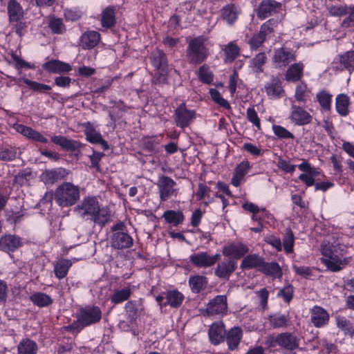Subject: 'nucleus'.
Instances as JSON below:
<instances>
[{"mask_svg": "<svg viewBox=\"0 0 354 354\" xmlns=\"http://www.w3.org/2000/svg\"><path fill=\"white\" fill-rule=\"evenodd\" d=\"M333 68L342 71L346 69L349 71L354 70V50L348 51L339 56L337 62H333Z\"/></svg>", "mask_w": 354, "mask_h": 354, "instance_id": "obj_22", "label": "nucleus"}, {"mask_svg": "<svg viewBox=\"0 0 354 354\" xmlns=\"http://www.w3.org/2000/svg\"><path fill=\"white\" fill-rule=\"evenodd\" d=\"M350 261L351 257L340 259L337 255H333L330 257V258L322 259V261L327 268L333 272L341 270L346 265L349 263Z\"/></svg>", "mask_w": 354, "mask_h": 354, "instance_id": "obj_25", "label": "nucleus"}, {"mask_svg": "<svg viewBox=\"0 0 354 354\" xmlns=\"http://www.w3.org/2000/svg\"><path fill=\"white\" fill-rule=\"evenodd\" d=\"M310 319L317 328L326 325L329 321V314L322 307L315 306L310 310Z\"/></svg>", "mask_w": 354, "mask_h": 354, "instance_id": "obj_19", "label": "nucleus"}, {"mask_svg": "<svg viewBox=\"0 0 354 354\" xmlns=\"http://www.w3.org/2000/svg\"><path fill=\"white\" fill-rule=\"evenodd\" d=\"M152 65L158 71L160 75L165 80V76L167 73L168 64L166 55L162 50L156 49L153 50L149 56Z\"/></svg>", "mask_w": 354, "mask_h": 354, "instance_id": "obj_12", "label": "nucleus"}, {"mask_svg": "<svg viewBox=\"0 0 354 354\" xmlns=\"http://www.w3.org/2000/svg\"><path fill=\"white\" fill-rule=\"evenodd\" d=\"M21 245V239L16 235L6 234L0 238V250L3 252H15Z\"/></svg>", "mask_w": 354, "mask_h": 354, "instance_id": "obj_17", "label": "nucleus"}, {"mask_svg": "<svg viewBox=\"0 0 354 354\" xmlns=\"http://www.w3.org/2000/svg\"><path fill=\"white\" fill-rule=\"evenodd\" d=\"M74 211L82 218L93 221L95 224L104 226L110 220L111 214L108 207H100L96 197L84 198L75 208Z\"/></svg>", "mask_w": 354, "mask_h": 354, "instance_id": "obj_1", "label": "nucleus"}, {"mask_svg": "<svg viewBox=\"0 0 354 354\" xmlns=\"http://www.w3.org/2000/svg\"><path fill=\"white\" fill-rule=\"evenodd\" d=\"M349 97L345 94H339L336 97L337 112L342 116L348 114Z\"/></svg>", "mask_w": 354, "mask_h": 354, "instance_id": "obj_42", "label": "nucleus"}, {"mask_svg": "<svg viewBox=\"0 0 354 354\" xmlns=\"http://www.w3.org/2000/svg\"><path fill=\"white\" fill-rule=\"evenodd\" d=\"M236 268L237 262L235 260H225L217 265L214 274L218 278L228 279Z\"/></svg>", "mask_w": 354, "mask_h": 354, "instance_id": "obj_16", "label": "nucleus"}, {"mask_svg": "<svg viewBox=\"0 0 354 354\" xmlns=\"http://www.w3.org/2000/svg\"><path fill=\"white\" fill-rule=\"evenodd\" d=\"M22 81L33 91L40 93H48L51 87L47 84H41L35 81L30 80L27 78H23Z\"/></svg>", "mask_w": 354, "mask_h": 354, "instance_id": "obj_53", "label": "nucleus"}, {"mask_svg": "<svg viewBox=\"0 0 354 354\" xmlns=\"http://www.w3.org/2000/svg\"><path fill=\"white\" fill-rule=\"evenodd\" d=\"M226 342L230 351L236 349L243 337V330L239 327H233L225 333Z\"/></svg>", "mask_w": 354, "mask_h": 354, "instance_id": "obj_23", "label": "nucleus"}, {"mask_svg": "<svg viewBox=\"0 0 354 354\" xmlns=\"http://www.w3.org/2000/svg\"><path fill=\"white\" fill-rule=\"evenodd\" d=\"M48 197L50 200L53 197L55 203L61 207H71L80 199V187L70 182H64L56 187L54 194H46L45 198Z\"/></svg>", "mask_w": 354, "mask_h": 354, "instance_id": "obj_2", "label": "nucleus"}, {"mask_svg": "<svg viewBox=\"0 0 354 354\" xmlns=\"http://www.w3.org/2000/svg\"><path fill=\"white\" fill-rule=\"evenodd\" d=\"M248 251V248L244 244L234 243L225 246L223 249V254L225 257H232L238 259L243 257Z\"/></svg>", "mask_w": 354, "mask_h": 354, "instance_id": "obj_26", "label": "nucleus"}, {"mask_svg": "<svg viewBox=\"0 0 354 354\" xmlns=\"http://www.w3.org/2000/svg\"><path fill=\"white\" fill-rule=\"evenodd\" d=\"M266 39L259 32L254 35L248 41L252 50H257L262 46Z\"/></svg>", "mask_w": 354, "mask_h": 354, "instance_id": "obj_64", "label": "nucleus"}, {"mask_svg": "<svg viewBox=\"0 0 354 354\" xmlns=\"http://www.w3.org/2000/svg\"><path fill=\"white\" fill-rule=\"evenodd\" d=\"M281 3L275 0H263L257 9V16L259 19H265L279 12L281 9Z\"/></svg>", "mask_w": 354, "mask_h": 354, "instance_id": "obj_9", "label": "nucleus"}, {"mask_svg": "<svg viewBox=\"0 0 354 354\" xmlns=\"http://www.w3.org/2000/svg\"><path fill=\"white\" fill-rule=\"evenodd\" d=\"M18 354H37V344L33 340L24 339L17 346Z\"/></svg>", "mask_w": 354, "mask_h": 354, "instance_id": "obj_41", "label": "nucleus"}, {"mask_svg": "<svg viewBox=\"0 0 354 354\" xmlns=\"http://www.w3.org/2000/svg\"><path fill=\"white\" fill-rule=\"evenodd\" d=\"M133 243L132 237L125 232H118L111 236V246L115 249L129 248Z\"/></svg>", "mask_w": 354, "mask_h": 354, "instance_id": "obj_18", "label": "nucleus"}, {"mask_svg": "<svg viewBox=\"0 0 354 354\" xmlns=\"http://www.w3.org/2000/svg\"><path fill=\"white\" fill-rule=\"evenodd\" d=\"M163 217L167 223L175 226L181 223L184 220L183 214L180 211L167 210L164 213Z\"/></svg>", "mask_w": 354, "mask_h": 354, "instance_id": "obj_49", "label": "nucleus"}, {"mask_svg": "<svg viewBox=\"0 0 354 354\" xmlns=\"http://www.w3.org/2000/svg\"><path fill=\"white\" fill-rule=\"evenodd\" d=\"M16 130L22 134L24 136L28 138L35 142L41 143H47L48 140L39 131H35L31 127L25 126L24 124H18L16 127Z\"/></svg>", "mask_w": 354, "mask_h": 354, "instance_id": "obj_27", "label": "nucleus"}, {"mask_svg": "<svg viewBox=\"0 0 354 354\" xmlns=\"http://www.w3.org/2000/svg\"><path fill=\"white\" fill-rule=\"evenodd\" d=\"M266 344L270 346L277 345L283 349L292 351L299 347V339L292 333L284 332L269 337Z\"/></svg>", "mask_w": 354, "mask_h": 354, "instance_id": "obj_5", "label": "nucleus"}, {"mask_svg": "<svg viewBox=\"0 0 354 354\" xmlns=\"http://www.w3.org/2000/svg\"><path fill=\"white\" fill-rule=\"evenodd\" d=\"M304 65L301 63L292 64L286 71V80L288 82H297L303 75Z\"/></svg>", "mask_w": 354, "mask_h": 354, "instance_id": "obj_37", "label": "nucleus"}, {"mask_svg": "<svg viewBox=\"0 0 354 354\" xmlns=\"http://www.w3.org/2000/svg\"><path fill=\"white\" fill-rule=\"evenodd\" d=\"M69 172L62 167L55 169H46L41 175L40 178L42 182L46 185H53L58 180L66 178Z\"/></svg>", "mask_w": 354, "mask_h": 354, "instance_id": "obj_14", "label": "nucleus"}, {"mask_svg": "<svg viewBox=\"0 0 354 354\" xmlns=\"http://www.w3.org/2000/svg\"><path fill=\"white\" fill-rule=\"evenodd\" d=\"M225 333V325L221 322L214 323L210 326L208 332L209 339L214 345L224 341Z\"/></svg>", "mask_w": 354, "mask_h": 354, "instance_id": "obj_20", "label": "nucleus"}, {"mask_svg": "<svg viewBox=\"0 0 354 354\" xmlns=\"http://www.w3.org/2000/svg\"><path fill=\"white\" fill-rule=\"evenodd\" d=\"M295 59L294 53L286 48L275 49L272 57V62L278 68H284Z\"/></svg>", "mask_w": 354, "mask_h": 354, "instance_id": "obj_11", "label": "nucleus"}, {"mask_svg": "<svg viewBox=\"0 0 354 354\" xmlns=\"http://www.w3.org/2000/svg\"><path fill=\"white\" fill-rule=\"evenodd\" d=\"M30 301L36 306L43 308L53 304L52 298L44 292H36L30 297Z\"/></svg>", "mask_w": 354, "mask_h": 354, "instance_id": "obj_43", "label": "nucleus"}, {"mask_svg": "<svg viewBox=\"0 0 354 354\" xmlns=\"http://www.w3.org/2000/svg\"><path fill=\"white\" fill-rule=\"evenodd\" d=\"M111 103H113V111L109 112V115L111 120L115 122L122 118L129 108L122 102H111Z\"/></svg>", "mask_w": 354, "mask_h": 354, "instance_id": "obj_47", "label": "nucleus"}, {"mask_svg": "<svg viewBox=\"0 0 354 354\" xmlns=\"http://www.w3.org/2000/svg\"><path fill=\"white\" fill-rule=\"evenodd\" d=\"M290 118L296 125H305L311 122L312 116L304 109L292 104Z\"/></svg>", "mask_w": 354, "mask_h": 354, "instance_id": "obj_15", "label": "nucleus"}, {"mask_svg": "<svg viewBox=\"0 0 354 354\" xmlns=\"http://www.w3.org/2000/svg\"><path fill=\"white\" fill-rule=\"evenodd\" d=\"M267 60L264 53H258L254 58L250 61V66L254 73L259 74L263 71V66Z\"/></svg>", "mask_w": 354, "mask_h": 354, "instance_id": "obj_44", "label": "nucleus"}, {"mask_svg": "<svg viewBox=\"0 0 354 354\" xmlns=\"http://www.w3.org/2000/svg\"><path fill=\"white\" fill-rule=\"evenodd\" d=\"M337 327L341 329L345 335L353 336L354 328L351 322L344 317L338 316L336 318Z\"/></svg>", "mask_w": 354, "mask_h": 354, "instance_id": "obj_48", "label": "nucleus"}, {"mask_svg": "<svg viewBox=\"0 0 354 354\" xmlns=\"http://www.w3.org/2000/svg\"><path fill=\"white\" fill-rule=\"evenodd\" d=\"M124 309L128 321L132 324L137 319L142 308L139 302L129 301L125 304Z\"/></svg>", "mask_w": 354, "mask_h": 354, "instance_id": "obj_33", "label": "nucleus"}, {"mask_svg": "<svg viewBox=\"0 0 354 354\" xmlns=\"http://www.w3.org/2000/svg\"><path fill=\"white\" fill-rule=\"evenodd\" d=\"M198 77L205 84H210L213 81V75L205 65L199 68Z\"/></svg>", "mask_w": 354, "mask_h": 354, "instance_id": "obj_60", "label": "nucleus"}, {"mask_svg": "<svg viewBox=\"0 0 354 354\" xmlns=\"http://www.w3.org/2000/svg\"><path fill=\"white\" fill-rule=\"evenodd\" d=\"M208 54V49L203 37H198L190 40L186 49V56L189 64H201L206 59Z\"/></svg>", "mask_w": 354, "mask_h": 354, "instance_id": "obj_4", "label": "nucleus"}, {"mask_svg": "<svg viewBox=\"0 0 354 354\" xmlns=\"http://www.w3.org/2000/svg\"><path fill=\"white\" fill-rule=\"evenodd\" d=\"M277 24V20L274 19L268 20L261 25L259 33L266 39L267 37L274 32Z\"/></svg>", "mask_w": 354, "mask_h": 354, "instance_id": "obj_54", "label": "nucleus"}, {"mask_svg": "<svg viewBox=\"0 0 354 354\" xmlns=\"http://www.w3.org/2000/svg\"><path fill=\"white\" fill-rule=\"evenodd\" d=\"M272 130L275 136L280 139L294 138V136L291 132L280 125H272Z\"/></svg>", "mask_w": 354, "mask_h": 354, "instance_id": "obj_59", "label": "nucleus"}, {"mask_svg": "<svg viewBox=\"0 0 354 354\" xmlns=\"http://www.w3.org/2000/svg\"><path fill=\"white\" fill-rule=\"evenodd\" d=\"M115 8L108 6L104 9L101 14V24L105 28L113 27L115 22Z\"/></svg>", "mask_w": 354, "mask_h": 354, "instance_id": "obj_34", "label": "nucleus"}, {"mask_svg": "<svg viewBox=\"0 0 354 354\" xmlns=\"http://www.w3.org/2000/svg\"><path fill=\"white\" fill-rule=\"evenodd\" d=\"M226 62H233L239 55L240 48L234 41L230 42L223 49Z\"/></svg>", "mask_w": 354, "mask_h": 354, "instance_id": "obj_50", "label": "nucleus"}, {"mask_svg": "<svg viewBox=\"0 0 354 354\" xmlns=\"http://www.w3.org/2000/svg\"><path fill=\"white\" fill-rule=\"evenodd\" d=\"M131 292L130 286L121 290H116L111 297V302L115 304L122 303L130 297Z\"/></svg>", "mask_w": 354, "mask_h": 354, "instance_id": "obj_46", "label": "nucleus"}, {"mask_svg": "<svg viewBox=\"0 0 354 354\" xmlns=\"http://www.w3.org/2000/svg\"><path fill=\"white\" fill-rule=\"evenodd\" d=\"M270 326L274 329L285 328L290 326V319L288 314L279 313L270 315L268 317Z\"/></svg>", "mask_w": 354, "mask_h": 354, "instance_id": "obj_28", "label": "nucleus"}, {"mask_svg": "<svg viewBox=\"0 0 354 354\" xmlns=\"http://www.w3.org/2000/svg\"><path fill=\"white\" fill-rule=\"evenodd\" d=\"M72 266V262L68 259H62L54 264V273L55 277L62 279L68 274V270Z\"/></svg>", "mask_w": 354, "mask_h": 354, "instance_id": "obj_39", "label": "nucleus"}, {"mask_svg": "<svg viewBox=\"0 0 354 354\" xmlns=\"http://www.w3.org/2000/svg\"><path fill=\"white\" fill-rule=\"evenodd\" d=\"M48 27L54 34H64L66 30L62 19L55 17L49 19Z\"/></svg>", "mask_w": 354, "mask_h": 354, "instance_id": "obj_51", "label": "nucleus"}, {"mask_svg": "<svg viewBox=\"0 0 354 354\" xmlns=\"http://www.w3.org/2000/svg\"><path fill=\"white\" fill-rule=\"evenodd\" d=\"M8 12L10 23L21 20L24 15V11L21 6L15 0H10L8 6Z\"/></svg>", "mask_w": 354, "mask_h": 354, "instance_id": "obj_35", "label": "nucleus"}, {"mask_svg": "<svg viewBox=\"0 0 354 354\" xmlns=\"http://www.w3.org/2000/svg\"><path fill=\"white\" fill-rule=\"evenodd\" d=\"M86 136V140L94 144H99L102 146V149L106 150L109 149V145L106 140H104L101 134L94 129L91 124L88 122L86 124V128L84 131Z\"/></svg>", "mask_w": 354, "mask_h": 354, "instance_id": "obj_29", "label": "nucleus"}, {"mask_svg": "<svg viewBox=\"0 0 354 354\" xmlns=\"http://www.w3.org/2000/svg\"><path fill=\"white\" fill-rule=\"evenodd\" d=\"M102 310L98 306H86L80 308L77 313V320L68 328L80 331L84 327L98 323L102 319Z\"/></svg>", "mask_w": 354, "mask_h": 354, "instance_id": "obj_3", "label": "nucleus"}, {"mask_svg": "<svg viewBox=\"0 0 354 354\" xmlns=\"http://www.w3.org/2000/svg\"><path fill=\"white\" fill-rule=\"evenodd\" d=\"M161 201H166L173 195H176L175 181L169 176H162L159 178L157 184Z\"/></svg>", "mask_w": 354, "mask_h": 354, "instance_id": "obj_10", "label": "nucleus"}, {"mask_svg": "<svg viewBox=\"0 0 354 354\" xmlns=\"http://www.w3.org/2000/svg\"><path fill=\"white\" fill-rule=\"evenodd\" d=\"M207 283V278L201 275L192 276L189 279V287L194 293H198L205 289Z\"/></svg>", "mask_w": 354, "mask_h": 354, "instance_id": "obj_40", "label": "nucleus"}, {"mask_svg": "<svg viewBox=\"0 0 354 354\" xmlns=\"http://www.w3.org/2000/svg\"><path fill=\"white\" fill-rule=\"evenodd\" d=\"M277 166L281 171L292 174L295 171L296 166L295 165L290 164L289 162L285 160L281 157L278 158Z\"/></svg>", "mask_w": 354, "mask_h": 354, "instance_id": "obj_62", "label": "nucleus"}, {"mask_svg": "<svg viewBox=\"0 0 354 354\" xmlns=\"http://www.w3.org/2000/svg\"><path fill=\"white\" fill-rule=\"evenodd\" d=\"M350 7L346 5L332 6L328 8V12L331 16L342 17L348 15Z\"/></svg>", "mask_w": 354, "mask_h": 354, "instance_id": "obj_57", "label": "nucleus"}, {"mask_svg": "<svg viewBox=\"0 0 354 354\" xmlns=\"http://www.w3.org/2000/svg\"><path fill=\"white\" fill-rule=\"evenodd\" d=\"M220 257L219 254L210 255L207 252H198L189 256V261L195 267L207 268L213 266Z\"/></svg>", "mask_w": 354, "mask_h": 354, "instance_id": "obj_7", "label": "nucleus"}, {"mask_svg": "<svg viewBox=\"0 0 354 354\" xmlns=\"http://www.w3.org/2000/svg\"><path fill=\"white\" fill-rule=\"evenodd\" d=\"M42 68L51 73H64L72 69L70 64L57 59H52L44 63Z\"/></svg>", "mask_w": 354, "mask_h": 354, "instance_id": "obj_24", "label": "nucleus"}, {"mask_svg": "<svg viewBox=\"0 0 354 354\" xmlns=\"http://www.w3.org/2000/svg\"><path fill=\"white\" fill-rule=\"evenodd\" d=\"M263 261V259L258 254H249L243 258L240 267L243 270L257 269L260 271Z\"/></svg>", "mask_w": 354, "mask_h": 354, "instance_id": "obj_31", "label": "nucleus"}, {"mask_svg": "<svg viewBox=\"0 0 354 354\" xmlns=\"http://www.w3.org/2000/svg\"><path fill=\"white\" fill-rule=\"evenodd\" d=\"M295 243V236L290 228L286 230L285 234L283 238V245L284 251L287 253H292L293 252V247Z\"/></svg>", "mask_w": 354, "mask_h": 354, "instance_id": "obj_52", "label": "nucleus"}, {"mask_svg": "<svg viewBox=\"0 0 354 354\" xmlns=\"http://www.w3.org/2000/svg\"><path fill=\"white\" fill-rule=\"evenodd\" d=\"M209 94L212 99L221 106L226 109H230L229 102L221 97V93L216 89L211 88L209 90Z\"/></svg>", "mask_w": 354, "mask_h": 354, "instance_id": "obj_58", "label": "nucleus"}, {"mask_svg": "<svg viewBox=\"0 0 354 354\" xmlns=\"http://www.w3.org/2000/svg\"><path fill=\"white\" fill-rule=\"evenodd\" d=\"M166 302L163 306L167 305L172 308H178L182 304L184 300V295L178 290H170L165 293Z\"/></svg>", "mask_w": 354, "mask_h": 354, "instance_id": "obj_36", "label": "nucleus"}, {"mask_svg": "<svg viewBox=\"0 0 354 354\" xmlns=\"http://www.w3.org/2000/svg\"><path fill=\"white\" fill-rule=\"evenodd\" d=\"M100 41V34L97 31L88 30L82 34L80 37V45L83 49H92Z\"/></svg>", "mask_w": 354, "mask_h": 354, "instance_id": "obj_21", "label": "nucleus"}, {"mask_svg": "<svg viewBox=\"0 0 354 354\" xmlns=\"http://www.w3.org/2000/svg\"><path fill=\"white\" fill-rule=\"evenodd\" d=\"M317 99L322 106L325 111H329L331 106L332 95L326 91H322L317 94Z\"/></svg>", "mask_w": 354, "mask_h": 354, "instance_id": "obj_55", "label": "nucleus"}, {"mask_svg": "<svg viewBox=\"0 0 354 354\" xmlns=\"http://www.w3.org/2000/svg\"><path fill=\"white\" fill-rule=\"evenodd\" d=\"M310 91L308 89L307 85L304 82H301L296 86L295 97L297 102L306 104L310 98Z\"/></svg>", "mask_w": 354, "mask_h": 354, "instance_id": "obj_45", "label": "nucleus"}, {"mask_svg": "<svg viewBox=\"0 0 354 354\" xmlns=\"http://www.w3.org/2000/svg\"><path fill=\"white\" fill-rule=\"evenodd\" d=\"M17 157V149L13 147L6 148L0 151V160L12 161Z\"/></svg>", "mask_w": 354, "mask_h": 354, "instance_id": "obj_61", "label": "nucleus"}, {"mask_svg": "<svg viewBox=\"0 0 354 354\" xmlns=\"http://www.w3.org/2000/svg\"><path fill=\"white\" fill-rule=\"evenodd\" d=\"M264 88L268 97L271 100L279 99L283 96L285 93L281 81L274 76H272L270 80L266 82Z\"/></svg>", "mask_w": 354, "mask_h": 354, "instance_id": "obj_13", "label": "nucleus"}, {"mask_svg": "<svg viewBox=\"0 0 354 354\" xmlns=\"http://www.w3.org/2000/svg\"><path fill=\"white\" fill-rule=\"evenodd\" d=\"M228 310L226 295H219L210 299L205 306L204 315L207 316L223 317Z\"/></svg>", "mask_w": 354, "mask_h": 354, "instance_id": "obj_6", "label": "nucleus"}, {"mask_svg": "<svg viewBox=\"0 0 354 354\" xmlns=\"http://www.w3.org/2000/svg\"><path fill=\"white\" fill-rule=\"evenodd\" d=\"M240 13L239 7L234 4H228L223 7L221 10V18L228 25H233L238 19Z\"/></svg>", "mask_w": 354, "mask_h": 354, "instance_id": "obj_30", "label": "nucleus"}, {"mask_svg": "<svg viewBox=\"0 0 354 354\" xmlns=\"http://www.w3.org/2000/svg\"><path fill=\"white\" fill-rule=\"evenodd\" d=\"M246 116L248 120L258 129H261L260 119L256 111L253 108H248L246 111Z\"/></svg>", "mask_w": 354, "mask_h": 354, "instance_id": "obj_63", "label": "nucleus"}, {"mask_svg": "<svg viewBox=\"0 0 354 354\" xmlns=\"http://www.w3.org/2000/svg\"><path fill=\"white\" fill-rule=\"evenodd\" d=\"M51 141L66 151H75L80 148V144L77 141L62 136H51Z\"/></svg>", "mask_w": 354, "mask_h": 354, "instance_id": "obj_32", "label": "nucleus"}, {"mask_svg": "<svg viewBox=\"0 0 354 354\" xmlns=\"http://www.w3.org/2000/svg\"><path fill=\"white\" fill-rule=\"evenodd\" d=\"M174 121L176 124L184 129L188 127L195 118V111L187 109L185 104H180L174 111Z\"/></svg>", "mask_w": 354, "mask_h": 354, "instance_id": "obj_8", "label": "nucleus"}, {"mask_svg": "<svg viewBox=\"0 0 354 354\" xmlns=\"http://www.w3.org/2000/svg\"><path fill=\"white\" fill-rule=\"evenodd\" d=\"M260 272L272 278H281L282 276L281 269L277 262L266 263L263 261Z\"/></svg>", "mask_w": 354, "mask_h": 354, "instance_id": "obj_38", "label": "nucleus"}, {"mask_svg": "<svg viewBox=\"0 0 354 354\" xmlns=\"http://www.w3.org/2000/svg\"><path fill=\"white\" fill-rule=\"evenodd\" d=\"M294 288L292 285L288 284L280 289L277 294L279 298H282L286 303L289 304L293 297Z\"/></svg>", "mask_w": 354, "mask_h": 354, "instance_id": "obj_56", "label": "nucleus"}]
</instances>
